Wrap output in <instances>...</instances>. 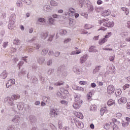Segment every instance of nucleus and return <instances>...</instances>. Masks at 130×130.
Masks as SVG:
<instances>
[{"label":"nucleus","instance_id":"6e6d98bb","mask_svg":"<svg viewBox=\"0 0 130 130\" xmlns=\"http://www.w3.org/2000/svg\"><path fill=\"white\" fill-rule=\"evenodd\" d=\"M53 37H54V35H50L48 39V41L51 42L53 39Z\"/></svg>","mask_w":130,"mask_h":130},{"label":"nucleus","instance_id":"864d4df0","mask_svg":"<svg viewBox=\"0 0 130 130\" xmlns=\"http://www.w3.org/2000/svg\"><path fill=\"white\" fill-rule=\"evenodd\" d=\"M111 35H112V33L111 32H108L107 35L105 36V38L107 39V38H109Z\"/></svg>","mask_w":130,"mask_h":130},{"label":"nucleus","instance_id":"69168bd1","mask_svg":"<svg viewBox=\"0 0 130 130\" xmlns=\"http://www.w3.org/2000/svg\"><path fill=\"white\" fill-rule=\"evenodd\" d=\"M60 54V53L58 51H56L54 53V56H56V57H57L59 56Z\"/></svg>","mask_w":130,"mask_h":130},{"label":"nucleus","instance_id":"6ab92c4d","mask_svg":"<svg viewBox=\"0 0 130 130\" xmlns=\"http://www.w3.org/2000/svg\"><path fill=\"white\" fill-rule=\"evenodd\" d=\"M28 120L29 122H31V123H34V122H36V118L33 115H30L28 117Z\"/></svg>","mask_w":130,"mask_h":130},{"label":"nucleus","instance_id":"4468645a","mask_svg":"<svg viewBox=\"0 0 130 130\" xmlns=\"http://www.w3.org/2000/svg\"><path fill=\"white\" fill-rule=\"evenodd\" d=\"M110 14H111V11L110 10H105L101 12V15L103 17H106L109 16Z\"/></svg>","mask_w":130,"mask_h":130},{"label":"nucleus","instance_id":"7ed1b4c3","mask_svg":"<svg viewBox=\"0 0 130 130\" xmlns=\"http://www.w3.org/2000/svg\"><path fill=\"white\" fill-rule=\"evenodd\" d=\"M99 23L100 24V25H103L104 27H108L110 28H112V27L114 26V22L113 21L109 22L108 19L107 18L99 21Z\"/></svg>","mask_w":130,"mask_h":130},{"label":"nucleus","instance_id":"f8f14e48","mask_svg":"<svg viewBox=\"0 0 130 130\" xmlns=\"http://www.w3.org/2000/svg\"><path fill=\"white\" fill-rule=\"evenodd\" d=\"M13 85H15V79H10L8 81V82L6 84V87L7 88H10V87H11V86H13Z\"/></svg>","mask_w":130,"mask_h":130},{"label":"nucleus","instance_id":"72a5a7b5","mask_svg":"<svg viewBox=\"0 0 130 130\" xmlns=\"http://www.w3.org/2000/svg\"><path fill=\"white\" fill-rule=\"evenodd\" d=\"M58 4L57 2L53 1V0H51L50 1V5L52 6L53 7H56L57 6Z\"/></svg>","mask_w":130,"mask_h":130},{"label":"nucleus","instance_id":"dca6fc26","mask_svg":"<svg viewBox=\"0 0 130 130\" xmlns=\"http://www.w3.org/2000/svg\"><path fill=\"white\" fill-rule=\"evenodd\" d=\"M9 22L16 23V14L15 13L12 14L10 17Z\"/></svg>","mask_w":130,"mask_h":130},{"label":"nucleus","instance_id":"20e7f679","mask_svg":"<svg viewBox=\"0 0 130 130\" xmlns=\"http://www.w3.org/2000/svg\"><path fill=\"white\" fill-rule=\"evenodd\" d=\"M58 74L59 77L61 78H64L68 76V71H67V69L66 67L62 66L58 69Z\"/></svg>","mask_w":130,"mask_h":130},{"label":"nucleus","instance_id":"2eb2a0df","mask_svg":"<svg viewBox=\"0 0 130 130\" xmlns=\"http://www.w3.org/2000/svg\"><path fill=\"white\" fill-rule=\"evenodd\" d=\"M60 90L61 92H63L64 95H66L64 98H67V97H69V96H70V93L67 90L64 89L63 88H60Z\"/></svg>","mask_w":130,"mask_h":130},{"label":"nucleus","instance_id":"5fc2aeb1","mask_svg":"<svg viewBox=\"0 0 130 130\" xmlns=\"http://www.w3.org/2000/svg\"><path fill=\"white\" fill-rule=\"evenodd\" d=\"M71 40H72L71 38L65 39L63 41V43H64L65 44H67V43H69V42H70Z\"/></svg>","mask_w":130,"mask_h":130},{"label":"nucleus","instance_id":"423d86ee","mask_svg":"<svg viewBox=\"0 0 130 130\" xmlns=\"http://www.w3.org/2000/svg\"><path fill=\"white\" fill-rule=\"evenodd\" d=\"M115 90V89L114 88V86H113V85H109L107 89V93L110 95H111V94H113Z\"/></svg>","mask_w":130,"mask_h":130},{"label":"nucleus","instance_id":"aec40b11","mask_svg":"<svg viewBox=\"0 0 130 130\" xmlns=\"http://www.w3.org/2000/svg\"><path fill=\"white\" fill-rule=\"evenodd\" d=\"M87 58H88L87 55H84L82 56L80 59V63H84V62H86Z\"/></svg>","mask_w":130,"mask_h":130},{"label":"nucleus","instance_id":"a211bd4d","mask_svg":"<svg viewBox=\"0 0 130 130\" xmlns=\"http://www.w3.org/2000/svg\"><path fill=\"white\" fill-rule=\"evenodd\" d=\"M17 105L19 110H23L24 109V103H17Z\"/></svg>","mask_w":130,"mask_h":130},{"label":"nucleus","instance_id":"774afa93","mask_svg":"<svg viewBox=\"0 0 130 130\" xmlns=\"http://www.w3.org/2000/svg\"><path fill=\"white\" fill-rule=\"evenodd\" d=\"M50 126L52 130H57V129H56V127H55L53 124L51 125Z\"/></svg>","mask_w":130,"mask_h":130},{"label":"nucleus","instance_id":"79ce46f5","mask_svg":"<svg viewBox=\"0 0 130 130\" xmlns=\"http://www.w3.org/2000/svg\"><path fill=\"white\" fill-rule=\"evenodd\" d=\"M54 72V69H49V70H48L47 74H48V75H50Z\"/></svg>","mask_w":130,"mask_h":130},{"label":"nucleus","instance_id":"f257e3e1","mask_svg":"<svg viewBox=\"0 0 130 130\" xmlns=\"http://www.w3.org/2000/svg\"><path fill=\"white\" fill-rule=\"evenodd\" d=\"M75 98V102L73 105L75 109H79L82 106L83 101L81 99V94L79 93H75L74 95Z\"/></svg>","mask_w":130,"mask_h":130},{"label":"nucleus","instance_id":"3c124183","mask_svg":"<svg viewBox=\"0 0 130 130\" xmlns=\"http://www.w3.org/2000/svg\"><path fill=\"white\" fill-rule=\"evenodd\" d=\"M60 104L64 105L65 106H68V102L67 101H61Z\"/></svg>","mask_w":130,"mask_h":130},{"label":"nucleus","instance_id":"0eeeda50","mask_svg":"<svg viewBox=\"0 0 130 130\" xmlns=\"http://www.w3.org/2000/svg\"><path fill=\"white\" fill-rule=\"evenodd\" d=\"M5 101H7L8 104L11 106H14L15 105V101L10 97H7L5 99Z\"/></svg>","mask_w":130,"mask_h":130},{"label":"nucleus","instance_id":"5701e85b","mask_svg":"<svg viewBox=\"0 0 130 130\" xmlns=\"http://www.w3.org/2000/svg\"><path fill=\"white\" fill-rule=\"evenodd\" d=\"M107 105L108 106H112V105H115V101H113L112 99H111L107 102Z\"/></svg>","mask_w":130,"mask_h":130},{"label":"nucleus","instance_id":"f3484780","mask_svg":"<svg viewBox=\"0 0 130 130\" xmlns=\"http://www.w3.org/2000/svg\"><path fill=\"white\" fill-rule=\"evenodd\" d=\"M73 72L75 73V74H76L77 75H80L82 73V71L79 68H78V67L75 66L73 68Z\"/></svg>","mask_w":130,"mask_h":130},{"label":"nucleus","instance_id":"bb28decb","mask_svg":"<svg viewBox=\"0 0 130 130\" xmlns=\"http://www.w3.org/2000/svg\"><path fill=\"white\" fill-rule=\"evenodd\" d=\"M106 110H107L106 107L102 108L100 110L101 115H104V114L106 112Z\"/></svg>","mask_w":130,"mask_h":130},{"label":"nucleus","instance_id":"cd10ccee","mask_svg":"<svg viewBox=\"0 0 130 130\" xmlns=\"http://www.w3.org/2000/svg\"><path fill=\"white\" fill-rule=\"evenodd\" d=\"M20 95L19 94H14L12 96L11 98L13 100H18V99H20Z\"/></svg>","mask_w":130,"mask_h":130},{"label":"nucleus","instance_id":"09e8293b","mask_svg":"<svg viewBox=\"0 0 130 130\" xmlns=\"http://www.w3.org/2000/svg\"><path fill=\"white\" fill-rule=\"evenodd\" d=\"M26 74V70L23 69L18 74V76H21V75H25Z\"/></svg>","mask_w":130,"mask_h":130},{"label":"nucleus","instance_id":"6e6552de","mask_svg":"<svg viewBox=\"0 0 130 130\" xmlns=\"http://www.w3.org/2000/svg\"><path fill=\"white\" fill-rule=\"evenodd\" d=\"M74 121L76 125L78 127V128H83V127H84V124L82 121H79L77 119H75Z\"/></svg>","mask_w":130,"mask_h":130},{"label":"nucleus","instance_id":"4d7b16f0","mask_svg":"<svg viewBox=\"0 0 130 130\" xmlns=\"http://www.w3.org/2000/svg\"><path fill=\"white\" fill-rule=\"evenodd\" d=\"M52 17L54 19H59L60 18V15H58L57 14H53L52 15Z\"/></svg>","mask_w":130,"mask_h":130},{"label":"nucleus","instance_id":"a878e982","mask_svg":"<svg viewBox=\"0 0 130 130\" xmlns=\"http://www.w3.org/2000/svg\"><path fill=\"white\" fill-rule=\"evenodd\" d=\"M74 90H77L78 91H81V92H84V88L78 86H74Z\"/></svg>","mask_w":130,"mask_h":130},{"label":"nucleus","instance_id":"393cba45","mask_svg":"<svg viewBox=\"0 0 130 130\" xmlns=\"http://www.w3.org/2000/svg\"><path fill=\"white\" fill-rule=\"evenodd\" d=\"M8 24V28H9L10 30H13L14 29V25H15V22H9Z\"/></svg>","mask_w":130,"mask_h":130},{"label":"nucleus","instance_id":"e433bc0d","mask_svg":"<svg viewBox=\"0 0 130 130\" xmlns=\"http://www.w3.org/2000/svg\"><path fill=\"white\" fill-rule=\"evenodd\" d=\"M101 68V66H98L95 68V69L93 70V74H96L98 72H99L100 69Z\"/></svg>","mask_w":130,"mask_h":130},{"label":"nucleus","instance_id":"ddd939ff","mask_svg":"<svg viewBox=\"0 0 130 130\" xmlns=\"http://www.w3.org/2000/svg\"><path fill=\"white\" fill-rule=\"evenodd\" d=\"M51 8L48 5H45L43 7V11L44 13H47L48 12H51L52 11Z\"/></svg>","mask_w":130,"mask_h":130},{"label":"nucleus","instance_id":"f704fd0d","mask_svg":"<svg viewBox=\"0 0 130 130\" xmlns=\"http://www.w3.org/2000/svg\"><path fill=\"white\" fill-rule=\"evenodd\" d=\"M68 33V31L65 29H60L59 30V34L61 35H66Z\"/></svg>","mask_w":130,"mask_h":130},{"label":"nucleus","instance_id":"8fccbe9b","mask_svg":"<svg viewBox=\"0 0 130 130\" xmlns=\"http://www.w3.org/2000/svg\"><path fill=\"white\" fill-rule=\"evenodd\" d=\"M87 99L91 100L92 99V92H89L87 95Z\"/></svg>","mask_w":130,"mask_h":130},{"label":"nucleus","instance_id":"2f4dec72","mask_svg":"<svg viewBox=\"0 0 130 130\" xmlns=\"http://www.w3.org/2000/svg\"><path fill=\"white\" fill-rule=\"evenodd\" d=\"M48 21L50 25H53V23H54V19L52 17H49L48 18Z\"/></svg>","mask_w":130,"mask_h":130},{"label":"nucleus","instance_id":"052dcab7","mask_svg":"<svg viewBox=\"0 0 130 130\" xmlns=\"http://www.w3.org/2000/svg\"><path fill=\"white\" fill-rule=\"evenodd\" d=\"M130 87L129 84H126L123 86V90H126Z\"/></svg>","mask_w":130,"mask_h":130},{"label":"nucleus","instance_id":"603ef678","mask_svg":"<svg viewBox=\"0 0 130 130\" xmlns=\"http://www.w3.org/2000/svg\"><path fill=\"white\" fill-rule=\"evenodd\" d=\"M16 4L17 7H23V3H22V2H21V1H18Z\"/></svg>","mask_w":130,"mask_h":130},{"label":"nucleus","instance_id":"13d9d810","mask_svg":"<svg viewBox=\"0 0 130 130\" xmlns=\"http://www.w3.org/2000/svg\"><path fill=\"white\" fill-rule=\"evenodd\" d=\"M84 28L86 29H91V28H92V25L90 24H86L84 26Z\"/></svg>","mask_w":130,"mask_h":130},{"label":"nucleus","instance_id":"412c9836","mask_svg":"<svg viewBox=\"0 0 130 130\" xmlns=\"http://www.w3.org/2000/svg\"><path fill=\"white\" fill-rule=\"evenodd\" d=\"M50 114L51 115H53V116L57 115V109H52L50 111Z\"/></svg>","mask_w":130,"mask_h":130},{"label":"nucleus","instance_id":"c85d7f7f","mask_svg":"<svg viewBox=\"0 0 130 130\" xmlns=\"http://www.w3.org/2000/svg\"><path fill=\"white\" fill-rule=\"evenodd\" d=\"M89 51L90 52H97V50H96V47L91 46L89 49Z\"/></svg>","mask_w":130,"mask_h":130},{"label":"nucleus","instance_id":"473e14b6","mask_svg":"<svg viewBox=\"0 0 130 130\" xmlns=\"http://www.w3.org/2000/svg\"><path fill=\"white\" fill-rule=\"evenodd\" d=\"M48 53V50L46 49H44L42 50V55H44V56H45L46 54Z\"/></svg>","mask_w":130,"mask_h":130},{"label":"nucleus","instance_id":"c756f323","mask_svg":"<svg viewBox=\"0 0 130 130\" xmlns=\"http://www.w3.org/2000/svg\"><path fill=\"white\" fill-rule=\"evenodd\" d=\"M107 39H105V38H104L102 40H100L99 41V43L101 45H102V44L105 43V42H107Z\"/></svg>","mask_w":130,"mask_h":130},{"label":"nucleus","instance_id":"9d476101","mask_svg":"<svg viewBox=\"0 0 130 130\" xmlns=\"http://www.w3.org/2000/svg\"><path fill=\"white\" fill-rule=\"evenodd\" d=\"M127 101V99H126V98L123 96L120 98L118 100V102L119 104H125Z\"/></svg>","mask_w":130,"mask_h":130},{"label":"nucleus","instance_id":"a19ab883","mask_svg":"<svg viewBox=\"0 0 130 130\" xmlns=\"http://www.w3.org/2000/svg\"><path fill=\"white\" fill-rule=\"evenodd\" d=\"M104 128L105 129H109V128H110V124H109L108 123L105 124L104 125Z\"/></svg>","mask_w":130,"mask_h":130},{"label":"nucleus","instance_id":"49530a36","mask_svg":"<svg viewBox=\"0 0 130 130\" xmlns=\"http://www.w3.org/2000/svg\"><path fill=\"white\" fill-rule=\"evenodd\" d=\"M121 90L119 89L116 90L115 94L116 96H119V95H121Z\"/></svg>","mask_w":130,"mask_h":130},{"label":"nucleus","instance_id":"680f3d73","mask_svg":"<svg viewBox=\"0 0 130 130\" xmlns=\"http://www.w3.org/2000/svg\"><path fill=\"white\" fill-rule=\"evenodd\" d=\"M47 66H51L52 64V59H49L47 61Z\"/></svg>","mask_w":130,"mask_h":130},{"label":"nucleus","instance_id":"39448f33","mask_svg":"<svg viewBox=\"0 0 130 130\" xmlns=\"http://www.w3.org/2000/svg\"><path fill=\"white\" fill-rule=\"evenodd\" d=\"M91 4V2L89 0H80L79 1V5L83 8V7H88L89 5Z\"/></svg>","mask_w":130,"mask_h":130},{"label":"nucleus","instance_id":"de8ad7c7","mask_svg":"<svg viewBox=\"0 0 130 130\" xmlns=\"http://www.w3.org/2000/svg\"><path fill=\"white\" fill-rule=\"evenodd\" d=\"M96 109H97V106H96V105H93L91 106L90 110H92V111H95Z\"/></svg>","mask_w":130,"mask_h":130},{"label":"nucleus","instance_id":"f03ea898","mask_svg":"<svg viewBox=\"0 0 130 130\" xmlns=\"http://www.w3.org/2000/svg\"><path fill=\"white\" fill-rule=\"evenodd\" d=\"M75 13H76V10L73 8H70L64 12V15L67 16L66 18H69V17H74V16H75V18H79L80 15L78 13L75 14Z\"/></svg>","mask_w":130,"mask_h":130},{"label":"nucleus","instance_id":"e2e57ef3","mask_svg":"<svg viewBox=\"0 0 130 130\" xmlns=\"http://www.w3.org/2000/svg\"><path fill=\"white\" fill-rule=\"evenodd\" d=\"M128 35V32H122L121 34V36L122 37H126Z\"/></svg>","mask_w":130,"mask_h":130},{"label":"nucleus","instance_id":"0e129e2a","mask_svg":"<svg viewBox=\"0 0 130 130\" xmlns=\"http://www.w3.org/2000/svg\"><path fill=\"white\" fill-rule=\"evenodd\" d=\"M116 116L117 117V118H120L121 116H122V114H121V113H117L116 114Z\"/></svg>","mask_w":130,"mask_h":130},{"label":"nucleus","instance_id":"c03bdc74","mask_svg":"<svg viewBox=\"0 0 130 130\" xmlns=\"http://www.w3.org/2000/svg\"><path fill=\"white\" fill-rule=\"evenodd\" d=\"M8 130H17L16 128H15V126L13 125H10L7 128Z\"/></svg>","mask_w":130,"mask_h":130},{"label":"nucleus","instance_id":"58836bf2","mask_svg":"<svg viewBox=\"0 0 130 130\" xmlns=\"http://www.w3.org/2000/svg\"><path fill=\"white\" fill-rule=\"evenodd\" d=\"M23 3H25L26 5H31L32 4V1L31 0H21Z\"/></svg>","mask_w":130,"mask_h":130},{"label":"nucleus","instance_id":"b1692460","mask_svg":"<svg viewBox=\"0 0 130 130\" xmlns=\"http://www.w3.org/2000/svg\"><path fill=\"white\" fill-rule=\"evenodd\" d=\"M8 76V74H7V71H4L2 72V73L1 74V78L2 79H6Z\"/></svg>","mask_w":130,"mask_h":130},{"label":"nucleus","instance_id":"4be33fe9","mask_svg":"<svg viewBox=\"0 0 130 130\" xmlns=\"http://www.w3.org/2000/svg\"><path fill=\"white\" fill-rule=\"evenodd\" d=\"M48 36V32H41L40 37L42 38V39H46Z\"/></svg>","mask_w":130,"mask_h":130},{"label":"nucleus","instance_id":"7c9ffc66","mask_svg":"<svg viewBox=\"0 0 130 130\" xmlns=\"http://www.w3.org/2000/svg\"><path fill=\"white\" fill-rule=\"evenodd\" d=\"M37 22H39L40 23H45L46 20L43 17H40L38 18Z\"/></svg>","mask_w":130,"mask_h":130},{"label":"nucleus","instance_id":"a18cd8bd","mask_svg":"<svg viewBox=\"0 0 130 130\" xmlns=\"http://www.w3.org/2000/svg\"><path fill=\"white\" fill-rule=\"evenodd\" d=\"M121 10H122L123 12H125V14H126V15H128V9H127V8H122Z\"/></svg>","mask_w":130,"mask_h":130},{"label":"nucleus","instance_id":"bf43d9fd","mask_svg":"<svg viewBox=\"0 0 130 130\" xmlns=\"http://www.w3.org/2000/svg\"><path fill=\"white\" fill-rule=\"evenodd\" d=\"M112 128L113 130H119L118 126L115 124L113 125Z\"/></svg>","mask_w":130,"mask_h":130},{"label":"nucleus","instance_id":"ea45409f","mask_svg":"<svg viewBox=\"0 0 130 130\" xmlns=\"http://www.w3.org/2000/svg\"><path fill=\"white\" fill-rule=\"evenodd\" d=\"M128 124H129L128 122L122 121V125L123 127H126V126H128Z\"/></svg>","mask_w":130,"mask_h":130},{"label":"nucleus","instance_id":"338daca9","mask_svg":"<svg viewBox=\"0 0 130 130\" xmlns=\"http://www.w3.org/2000/svg\"><path fill=\"white\" fill-rule=\"evenodd\" d=\"M40 81L42 84H44V83H45V78L43 77H41L40 79Z\"/></svg>","mask_w":130,"mask_h":130},{"label":"nucleus","instance_id":"37998d69","mask_svg":"<svg viewBox=\"0 0 130 130\" xmlns=\"http://www.w3.org/2000/svg\"><path fill=\"white\" fill-rule=\"evenodd\" d=\"M38 81V79H37V78H36V77H34L32 79H31V83H34V84L37 83Z\"/></svg>","mask_w":130,"mask_h":130},{"label":"nucleus","instance_id":"9b49d317","mask_svg":"<svg viewBox=\"0 0 130 130\" xmlns=\"http://www.w3.org/2000/svg\"><path fill=\"white\" fill-rule=\"evenodd\" d=\"M37 60L39 64H43V63H44V61H45V57L42 56L38 57L37 58Z\"/></svg>","mask_w":130,"mask_h":130},{"label":"nucleus","instance_id":"c9c22d12","mask_svg":"<svg viewBox=\"0 0 130 130\" xmlns=\"http://www.w3.org/2000/svg\"><path fill=\"white\" fill-rule=\"evenodd\" d=\"M43 99L44 102L49 103V101L50 100V98H49V97L43 96Z\"/></svg>","mask_w":130,"mask_h":130},{"label":"nucleus","instance_id":"1a4fd4ad","mask_svg":"<svg viewBox=\"0 0 130 130\" xmlns=\"http://www.w3.org/2000/svg\"><path fill=\"white\" fill-rule=\"evenodd\" d=\"M12 121L14 123H20L21 122V118L18 115H15L12 119Z\"/></svg>","mask_w":130,"mask_h":130},{"label":"nucleus","instance_id":"4c0bfd02","mask_svg":"<svg viewBox=\"0 0 130 130\" xmlns=\"http://www.w3.org/2000/svg\"><path fill=\"white\" fill-rule=\"evenodd\" d=\"M87 7H88L89 12H93V11H94V7H93V5L91 4V3Z\"/></svg>","mask_w":130,"mask_h":130}]
</instances>
